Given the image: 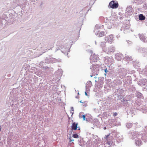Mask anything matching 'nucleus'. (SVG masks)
I'll return each mask as SVG.
<instances>
[{
  "label": "nucleus",
  "instance_id": "864d4df0",
  "mask_svg": "<svg viewBox=\"0 0 147 147\" xmlns=\"http://www.w3.org/2000/svg\"><path fill=\"white\" fill-rule=\"evenodd\" d=\"M96 123H97L98 124V123H99V121H98V119L96 120Z\"/></svg>",
  "mask_w": 147,
  "mask_h": 147
},
{
  "label": "nucleus",
  "instance_id": "b1692460",
  "mask_svg": "<svg viewBox=\"0 0 147 147\" xmlns=\"http://www.w3.org/2000/svg\"><path fill=\"white\" fill-rule=\"evenodd\" d=\"M136 96L137 98H143L144 97L143 96L142 94L140 92L137 91L136 93Z\"/></svg>",
  "mask_w": 147,
  "mask_h": 147
},
{
  "label": "nucleus",
  "instance_id": "8fccbe9b",
  "mask_svg": "<svg viewBox=\"0 0 147 147\" xmlns=\"http://www.w3.org/2000/svg\"><path fill=\"white\" fill-rule=\"evenodd\" d=\"M127 43H128L129 44H130L131 43V42L129 41H127Z\"/></svg>",
  "mask_w": 147,
  "mask_h": 147
},
{
  "label": "nucleus",
  "instance_id": "a18cd8bd",
  "mask_svg": "<svg viewBox=\"0 0 147 147\" xmlns=\"http://www.w3.org/2000/svg\"><path fill=\"white\" fill-rule=\"evenodd\" d=\"M104 70L105 72V75H106V74L107 72H108V71L107 70V69L106 67H104V69H103Z\"/></svg>",
  "mask_w": 147,
  "mask_h": 147
},
{
  "label": "nucleus",
  "instance_id": "774afa93",
  "mask_svg": "<svg viewBox=\"0 0 147 147\" xmlns=\"http://www.w3.org/2000/svg\"><path fill=\"white\" fill-rule=\"evenodd\" d=\"M106 128L105 127H104V129H106Z\"/></svg>",
  "mask_w": 147,
  "mask_h": 147
},
{
  "label": "nucleus",
  "instance_id": "79ce46f5",
  "mask_svg": "<svg viewBox=\"0 0 147 147\" xmlns=\"http://www.w3.org/2000/svg\"><path fill=\"white\" fill-rule=\"evenodd\" d=\"M134 124L135 125V126L136 128H139L140 127V125H139L138 123H134Z\"/></svg>",
  "mask_w": 147,
  "mask_h": 147
},
{
  "label": "nucleus",
  "instance_id": "3c124183",
  "mask_svg": "<svg viewBox=\"0 0 147 147\" xmlns=\"http://www.w3.org/2000/svg\"><path fill=\"white\" fill-rule=\"evenodd\" d=\"M87 92L88 91H87L86 90V91L85 92V95L86 96H88V94H87Z\"/></svg>",
  "mask_w": 147,
  "mask_h": 147
},
{
  "label": "nucleus",
  "instance_id": "412c9836",
  "mask_svg": "<svg viewBox=\"0 0 147 147\" xmlns=\"http://www.w3.org/2000/svg\"><path fill=\"white\" fill-rule=\"evenodd\" d=\"M104 32L102 31H101L100 32L98 30L97 31H96L95 32L96 35L98 37H101L104 36Z\"/></svg>",
  "mask_w": 147,
  "mask_h": 147
},
{
  "label": "nucleus",
  "instance_id": "4be33fe9",
  "mask_svg": "<svg viewBox=\"0 0 147 147\" xmlns=\"http://www.w3.org/2000/svg\"><path fill=\"white\" fill-rule=\"evenodd\" d=\"M106 42H102L100 44V46L102 49L103 51L104 52L105 50H106L107 49L106 47Z\"/></svg>",
  "mask_w": 147,
  "mask_h": 147
},
{
  "label": "nucleus",
  "instance_id": "7ed1b4c3",
  "mask_svg": "<svg viewBox=\"0 0 147 147\" xmlns=\"http://www.w3.org/2000/svg\"><path fill=\"white\" fill-rule=\"evenodd\" d=\"M62 49V50L61 51L64 54L68 55V52L69 51V47L67 48L66 47H65L63 45L60 46L59 47H57L56 49L55 52H56L57 50H61Z\"/></svg>",
  "mask_w": 147,
  "mask_h": 147
},
{
  "label": "nucleus",
  "instance_id": "1a4fd4ad",
  "mask_svg": "<svg viewBox=\"0 0 147 147\" xmlns=\"http://www.w3.org/2000/svg\"><path fill=\"white\" fill-rule=\"evenodd\" d=\"M109 5L111 8L116 9L118 7L119 4L117 1H112L110 2Z\"/></svg>",
  "mask_w": 147,
  "mask_h": 147
},
{
  "label": "nucleus",
  "instance_id": "bf43d9fd",
  "mask_svg": "<svg viewBox=\"0 0 147 147\" xmlns=\"http://www.w3.org/2000/svg\"><path fill=\"white\" fill-rule=\"evenodd\" d=\"M70 141H73L74 140H71L70 139Z\"/></svg>",
  "mask_w": 147,
  "mask_h": 147
},
{
  "label": "nucleus",
  "instance_id": "c03bdc74",
  "mask_svg": "<svg viewBox=\"0 0 147 147\" xmlns=\"http://www.w3.org/2000/svg\"><path fill=\"white\" fill-rule=\"evenodd\" d=\"M142 111L143 113H147V107H145L144 108V110Z\"/></svg>",
  "mask_w": 147,
  "mask_h": 147
},
{
  "label": "nucleus",
  "instance_id": "f257e3e1",
  "mask_svg": "<svg viewBox=\"0 0 147 147\" xmlns=\"http://www.w3.org/2000/svg\"><path fill=\"white\" fill-rule=\"evenodd\" d=\"M134 106H133L130 109V111L129 113L132 116L134 115V112L135 111L136 109H137L140 111H142L144 110V107L142 105L141 101L140 100H137L134 104Z\"/></svg>",
  "mask_w": 147,
  "mask_h": 147
},
{
  "label": "nucleus",
  "instance_id": "f704fd0d",
  "mask_svg": "<svg viewBox=\"0 0 147 147\" xmlns=\"http://www.w3.org/2000/svg\"><path fill=\"white\" fill-rule=\"evenodd\" d=\"M100 142V140L99 138H97L94 141V143L97 144H99Z\"/></svg>",
  "mask_w": 147,
  "mask_h": 147
},
{
  "label": "nucleus",
  "instance_id": "6e6552de",
  "mask_svg": "<svg viewBox=\"0 0 147 147\" xmlns=\"http://www.w3.org/2000/svg\"><path fill=\"white\" fill-rule=\"evenodd\" d=\"M105 40L107 42L109 43H112L114 42L113 35L111 34L105 38Z\"/></svg>",
  "mask_w": 147,
  "mask_h": 147
},
{
  "label": "nucleus",
  "instance_id": "37998d69",
  "mask_svg": "<svg viewBox=\"0 0 147 147\" xmlns=\"http://www.w3.org/2000/svg\"><path fill=\"white\" fill-rule=\"evenodd\" d=\"M72 136L75 138H79L78 135L76 134H74Z\"/></svg>",
  "mask_w": 147,
  "mask_h": 147
},
{
  "label": "nucleus",
  "instance_id": "58836bf2",
  "mask_svg": "<svg viewBox=\"0 0 147 147\" xmlns=\"http://www.w3.org/2000/svg\"><path fill=\"white\" fill-rule=\"evenodd\" d=\"M82 113H80L79 114V117L80 118H82V117L83 118V119L84 120H86L87 121V119H86L85 117H86V116L85 115H82V116H81V114H82Z\"/></svg>",
  "mask_w": 147,
  "mask_h": 147
},
{
  "label": "nucleus",
  "instance_id": "4468645a",
  "mask_svg": "<svg viewBox=\"0 0 147 147\" xmlns=\"http://www.w3.org/2000/svg\"><path fill=\"white\" fill-rule=\"evenodd\" d=\"M140 138L139 137H137V138H135L134 139L136 138L135 140V143L136 145L138 146H140L142 144V143L140 139Z\"/></svg>",
  "mask_w": 147,
  "mask_h": 147
},
{
  "label": "nucleus",
  "instance_id": "a211bd4d",
  "mask_svg": "<svg viewBox=\"0 0 147 147\" xmlns=\"http://www.w3.org/2000/svg\"><path fill=\"white\" fill-rule=\"evenodd\" d=\"M78 123H76L75 122L73 123L71 127L72 130H76L78 128V130H80V128L79 127H78Z\"/></svg>",
  "mask_w": 147,
  "mask_h": 147
},
{
  "label": "nucleus",
  "instance_id": "bb28decb",
  "mask_svg": "<svg viewBox=\"0 0 147 147\" xmlns=\"http://www.w3.org/2000/svg\"><path fill=\"white\" fill-rule=\"evenodd\" d=\"M85 143V142L83 139L79 141V144L80 146H82L84 147Z\"/></svg>",
  "mask_w": 147,
  "mask_h": 147
},
{
  "label": "nucleus",
  "instance_id": "09e8293b",
  "mask_svg": "<svg viewBox=\"0 0 147 147\" xmlns=\"http://www.w3.org/2000/svg\"><path fill=\"white\" fill-rule=\"evenodd\" d=\"M117 113L116 112H115V113H114L113 115L114 116H115L117 115Z\"/></svg>",
  "mask_w": 147,
  "mask_h": 147
},
{
  "label": "nucleus",
  "instance_id": "20e7f679",
  "mask_svg": "<svg viewBox=\"0 0 147 147\" xmlns=\"http://www.w3.org/2000/svg\"><path fill=\"white\" fill-rule=\"evenodd\" d=\"M104 50V52L106 53L107 54L111 55L115 51V47L113 45H111Z\"/></svg>",
  "mask_w": 147,
  "mask_h": 147
},
{
  "label": "nucleus",
  "instance_id": "e433bc0d",
  "mask_svg": "<svg viewBox=\"0 0 147 147\" xmlns=\"http://www.w3.org/2000/svg\"><path fill=\"white\" fill-rule=\"evenodd\" d=\"M115 121L113 119H110L109 121V122L110 123V125L111 126L114 125V123Z\"/></svg>",
  "mask_w": 147,
  "mask_h": 147
},
{
  "label": "nucleus",
  "instance_id": "39448f33",
  "mask_svg": "<svg viewBox=\"0 0 147 147\" xmlns=\"http://www.w3.org/2000/svg\"><path fill=\"white\" fill-rule=\"evenodd\" d=\"M103 82L102 80H99L96 84L95 88L94 89L95 92L99 91V89L102 88L103 86Z\"/></svg>",
  "mask_w": 147,
  "mask_h": 147
},
{
  "label": "nucleus",
  "instance_id": "5fc2aeb1",
  "mask_svg": "<svg viewBox=\"0 0 147 147\" xmlns=\"http://www.w3.org/2000/svg\"><path fill=\"white\" fill-rule=\"evenodd\" d=\"M127 86V85L126 84H124V86L125 87H126Z\"/></svg>",
  "mask_w": 147,
  "mask_h": 147
},
{
  "label": "nucleus",
  "instance_id": "423d86ee",
  "mask_svg": "<svg viewBox=\"0 0 147 147\" xmlns=\"http://www.w3.org/2000/svg\"><path fill=\"white\" fill-rule=\"evenodd\" d=\"M133 11V9L132 5H128L126 9L125 14L128 16H130L132 15Z\"/></svg>",
  "mask_w": 147,
  "mask_h": 147
},
{
  "label": "nucleus",
  "instance_id": "2eb2a0df",
  "mask_svg": "<svg viewBox=\"0 0 147 147\" xmlns=\"http://www.w3.org/2000/svg\"><path fill=\"white\" fill-rule=\"evenodd\" d=\"M92 86V84L91 82L90 81H88L86 83V90L87 91H89L90 90V88Z\"/></svg>",
  "mask_w": 147,
  "mask_h": 147
},
{
  "label": "nucleus",
  "instance_id": "c756f323",
  "mask_svg": "<svg viewBox=\"0 0 147 147\" xmlns=\"http://www.w3.org/2000/svg\"><path fill=\"white\" fill-rule=\"evenodd\" d=\"M124 59L125 60L130 61L132 59V58L131 56H127L125 57Z\"/></svg>",
  "mask_w": 147,
  "mask_h": 147
},
{
  "label": "nucleus",
  "instance_id": "ddd939ff",
  "mask_svg": "<svg viewBox=\"0 0 147 147\" xmlns=\"http://www.w3.org/2000/svg\"><path fill=\"white\" fill-rule=\"evenodd\" d=\"M98 56L95 54H93L92 53L90 58V63H92V62H97V61L98 60Z\"/></svg>",
  "mask_w": 147,
  "mask_h": 147
},
{
  "label": "nucleus",
  "instance_id": "a19ab883",
  "mask_svg": "<svg viewBox=\"0 0 147 147\" xmlns=\"http://www.w3.org/2000/svg\"><path fill=\"white\" fill-rule=\"evenodd\" d=\"M101 28V26H99V25L98 24H96L95 26V30L96 29L98 30L99 29Z\"/></svg>",
  "mask_w": 147,
  "mask_h": 147
},
{
  "label": "nucleus",
  "instance_id": "a878e982",
  "mask_svg": "<svg viewBox=\"0 0 147 147\" xmlns=\"http://www.w3.org/2000/svg\"><path fill=\"white\" fill-rule=\"evenodd\" d=\"M138 17L139 20L141 21L144 20L146 19L145 16L142 14L139 15Z\"/></svg>",
  "mask_w": 147,
  "mask_h": 147
},
{
  "label": "nucleus",
  "instance_id": "c85d7f7f",
  "mask_svg": "<svg viewBox=\"0 0 147 147\" xmlns=\"http://www.w3.org/2000/svg\"><path fill=\"white\" fill-rule=\"evenodd\" d=\"M126 126L128 128H130L132 127L133 125V124L130 122H127L126 123Z\"/></svg>",
  "mask_w": 147,
  "mask_h": 147
},
{
  "label": "nucleus",
  "instance_id": "4c0bfd02",
  "mask_svg": "<svg viewBox=\"0 0 147 147\" xmlns=\"http://www.w3.org/2000/svg\"><path fill=\"white\" fill-rule=\"evenodd\" d=\"M140 65V63L138 61H137L136 62L134 63L133 64L134 66L136 68L138 67H139Z\"/></svg>",
  "mask_w": 147,
  "mask_h": 147
},
{
  "label": "nucleus",
  "instance_id": "603ef678",
  "mask_svg": "<svg viewBox=\"0 0 147 147\" xmlns=\"http://www.w3.org/2000/svg\"><path fill=\"white\" fill-rule=\"evenodd\" d=\"M74 109L73 108V107H72L71 108V111H74Z\"/></svg>",
  "mask_w": 147,
  "mask_h": 147
},
{
  "label": "nucleus",
  "instance_id": "ea45409f",
  "mask_svg": "<svg viewBox=\"0 0 147 147\" xmlns=\"http://www.w3.org/2000/svg\"><path fill=\"white\" fill-rule=\"evenodd\" d=\"M123 140V137L122 136H121L120 138H118L117 140V141L118 142H120L121 141H122V140Z\"/></svg>",
  "mask_w": 147,
  "mask_h": 147
},
{
  "label": "nucleus",
  "instance_id": "338daca9",
  "mask_svg": "<svg viewBox=\"0 0 147 147\" xmlns=\"http://www.w3.org/2000/svg\"><path fill=\"white\" fill-rule=\"evenodd\" d=\"M146 25L147 26V22L146 23Z\"/></svg>",
  "mask_w": 147,
  "mask_h": 147
},
{
  "label": "nucleus",
  "instance_id": "0e129e2a",
  "mask_svg": "<svg viewBox=\"0 0 147 147\" xmlns=\"http://www.w3.org/2000/svg\"><path fill=\"white\" fill-rule=\"evenodd\" d=\"M62 86H63V87H65V86H62L61 85V87L62 88Z\"/></svg>",
  "mask_w": 147,
  "mask_h": 147
},
{
  "label": "nucleus",
  "instance_id": "13d9d810",
  "mask_svg": "<svg viewBox=\"0 0 147 147\" xmlns=\"http://www.w3.org/2000/svg\"><path fill=\"white\" fill-rule=\"evenodd\" d=\"M45 69H46L48 68V67L46 66V67H45Z\"/></svg>",
  "mask_w": 147,
  "mask_h": 147
},
{
  "label": "nucleus",
  "instance_id": "72a5a7b5",
  "mask_svg": "<svg viewBox=\"0 0 147 147\" xmlns=\"http://www.w3.org/2000/svg\"><path fill=\"white\" fill-rule=\"evenodd\" d=\"M132 98V96L131 95H129L126 96L125 98H124L125 99L129 101L130 102V100H131Z\"/></svg>",
  "mask_w": 147,
  "mask_h": 147
},
{
  "label": "nucleus",
  "instance_id": "4d7b16f0",
  "mask_svg": "<svg viewBox=\"0 0 147 147\" xmlns=\"http://www.w3.org/2000/svg\"><path fill=\"white\" fill-rule=\"evenodd\" d=\"M83 12V11H81L80 12V13H82V12Z\"/></svg>",
  "mask_w": 147,
  "mask_h": 147
},
{
  "label": "nucleus",
  "instance_id": "f8f14e48",
  "mask_svg": "<svg viewBox=\"0 0 147 147\" xmlns=\"http://www.w3.org/2000/svg\"><path fill=\"white\" fill-rule=\"evenodd\" d=\"M45 62L47 63H53L56 62V60L53 58L50 57H46L45 60Z\"/></svg>",
  "mask_w": 147,
  "mask_h": 147
},
{
  "label": "nucleus",
  "instance_id": "7c9ffc66",
  "mask_svg": "<svg viewBox=\"0 0 147 147\" xmlns=\"http://www.w3.org/2000/svg\"><path fill=\"white\" fill-rule=\"evenodd\" d=\"M141 83L143 85H145L147 84V80L146 79H142L141 82Z\"/></svg>",
  "mask_w": 147,
  "mask_h": 147
},
{
  "label": "nucleus",
  "instance_id": "aec40b11",
  "mask_svg": "<svg viewBox=\"0 0 147 147\" xmlns=\"http://www.w3.org/2000/svg\"><path fill=\"white\" fill-rule=\"evenodd\" d=\"M63 72V71L61 69L57 70L55 72V74L58 76V79H60V77L62 75Z\"/></svg>",
  "mask_w": 147,
  "mask_h": 147
},
{
  "label": "nucleus",
  "instance_id": "f3484780",
  "mask_svg": "<svg viewBox=\"0 0 147 147\" xmlns=\"http://www.w3.org/2000/svg\"><path fill=\"white\" fill-rule=\"evenodd\" d=\"M139 37L140 39L144 42H147V38H146L144 34H139Z\"/></svg>",
  "mask_w": 147,
  "mask_h": 147
},
{
  "label": "nucleus",
  "instance_id": "052dcab7",
  "mask_svg": "<svg viewBox=\"0 0 147 147\" xmlns=\"http://www.w3.org/2000/svg\"><path fill=\"white\" fill-rule=\"evenodd\" d=\"M80 103H84L83 102H82V100H81L80 101Z\"/></svg>",
  "mask_w": 147,
  "mask_h": 147
},
{
  "label": "nucleus",
  "instance_id": "69168bd1",
  "mask_svg": "<svg viewBox=\"0 0 147 147\" xmlns=\"http://www.w3.org/2000/svg\"><path fill=\"white\" fill-rule=\"evenodd\" d=\"M95 44H96H96H97V43H96V41H95Z\"/></svg>",
  "mask_w": 147,
  "mask_h": 147
},
{
  "label": "nucleus",
  "instance_id": "9b49d317",
  "mask_svg": "<svg viewBox=\"0 0 147 147\" xmlns=\"http://www.w3.org/2000/svg\"><path fill=\"white\" fill-rule=\"evenodd\" d=\"M116 21V20L115 18L111 17L110 18L109 21L110 22V23L111 25L110 26H109L108 27L109 29H111L113 27L114 25L115 24V22Z\"/></svg>",
  "mask_w": 147,
  "mask_h": 147
},
{
  "label": "nucleus",
  "instance_id": "2f4dec72",
  "mask_svg": "<svg viewBox=\"0 0 147 147\" xmlns=\"http://www.w3.org/2000/svg\"><path fill=\"white\" fill-rule=\"evenodd\" d=\"M123 101H122L124 104H125L126 106H129V105L128 104V103H129L128 101H129L125 99V98H124L123 100Z\"/></svg>",
  "mask_w": 147,
  "mask_h": 147
},
{
  "label": "nucleus",
  "instance_id": "5701e85b",
  "mask_svg": "<svg viewBox=\"0 0 147 147\" xmlns=\"http://www.w3.org/2000/svg\"><path fill=\"white\" fill-rule=\"evenodd\" d=\"M123 92V90L122 89H117L115 91L117 94L118 96H121Z\"/></svg>",
  "mask_w": 147,
  "mask_h": 147
},
{
  "label": "nucleus",
  "instance_id": "680f3d73",
  "mask_svg": "<svg viewBox=\"0 0 147 147\" xmlns=\"http://www.w3.org/2000/svg\"><path fill=\"white\" fill-rule=\"evenodd\" d=\"M19 1L22 2V1H24V0H19Z\"/></svg>",
  "mask_w": 147,
  "mask_h": 147
},
{
  "label": "nucleus",
  "instance_id": "de8ad7c7",
  "mask_svg": "<svg viewBox=\"0 0 147 147\" xmlns=\"http://www.w3.org/2000/svg\"><path fill=\"white\" fill-rule=\"evenodd\" d=\"M131 89V90L132 91H134L136 89L135 87L133 86H132Z\"/></svg>",
  "mask_w": 147,
  "mask_h": 147
},
{
  "label": "nucleus",
  "instance_id": "cd10ccee",
  "mask_svg": "<svg viewBox=\"0 0 147 147\" xmlns=\"http://www.w3.org/2000/svg\"><path fill=\"white\" fill-rule=\"evenodd\" d=\"M113 83L115 84L116 85H120L121 83V82L119 80H114Z\"/></svg>",
  "mask_w": 147,
  "mask_h": 147
},
{
  "label": "nucleus",
  "instance_id": "0eeeda50",
  "mask_svg": "<svg viewBox=\"0 0 147 147\" xmlns=\"http://www.w3.org/2000/svg\"><path fill=\"white\" fill-rule=\"evenodd\" d=\"M130 26L129 25H126L124 24L121 29V30L124 33H127L129 32Z\"/></svg>",
  "mask_w": 147,
  "mask_h": 147
},
{
  "label": "nucleus",
  "instance_id": "9d476101",
  "mask_svg": "<svg viewBox=\"0 0 147 147\" xmlns=\"http://www.w3.org/2000/svg\"><path fill=\"white\" fill-rule=\"evenodd\" d=\"M137 50L138 52L143 53L144 56H147V47H138L137 48Z\"/></svg>",
  "mask_w": 147,
  "mask_h": 147
},
{
  "label": "nucleus",
  "instance_id": "f03ea898",
  "mask_svg": "<svg viewBox=\"0 0 147 147\" xmlns=\"http://www.w3.org/2000/svg\"><path fill=\"white\" fill-rule=\"evenodd\" d=\"M100 68L99 65L94 64H93L90 67V69H91L92 74L94 76L97 75L99 73Z\"/></svg>",
  "mask_w": 147,
  "mask_h": 147
},
{
  "label": "nucleus",
  "instance_id": "393cba45",
  "mask_svg": "<svg viewBox=\"0 0 147 147\" xmlns=\"http://www.w3.org/2000/svg\"><path fill=\"white\" fill-rule=\"evenodd\" d=\"M91 141L90 140H89L86 143H85L84 147H91Z\"/></svg>",
  "mask_w": 147,
  "mask_h": 147
},
{
  "label": "nucleus",
  "instance_id": "c9c22d12",
  "mask_svg": "<svg viewBox=\"0 0 147 147\" xmlns=\"http://www.w3.org/2000/svg\"><path fill=\"white\" fill-rule=\"evenodd\" d=\"M105 25L108 28H109V26H110L111 25L110 22H109V20H106L105 21Z\"/></svg>",
  "mask_w": 147,
  "mask_h": 147
},
{
  "label": "nucleus",
  "instance_id": "6e6d98bb",
  "mask_svg": "<svg viewBox=\"0 0 147 147\" xmlns=\"http://www.w3.org/2000/svg\"><path fill=\"white\" fill-rule=\"evenodd\" d=\"M74 112L73 111H71V113L72 114L71 115H73V114H74Z\"/></svg>",
  "mask_w": 147,
  "mask_h": 147
},
{
  "label": "nucleus",
  "instance_id": "473e14b6",
  "mask_svg": "<svg viewBox=\"0 0 147 147\" xmlns=\"http://www.w3.org/2000/svg\"><path fill=\"white\" fill-rule=\"evenodd\" d=\"M142 73L143 74H144L147 77V66H146V68L144 69L143 70Z\"/></svg>",
  "mask_w": 147,
  "mask_h": 147
},
{
  "label": "nucleus",
  "instance_id": "dca6fc26",
  "mask_svg": "<svg viewBox=\"0 0 147 147\" xmlns=\"http://www.w3.org/2000/svg\"><path fill=\"white\" fill-rule=\"evenodd\" d=\"M105 61L109 65H111L112 64L113 62V59L112 57H107L105 59Z\"/></svg>",
  "mask_w": 147,
  "mask_h": 147
},
{
  "label": "nucleus",
  "instance_id": "e2e57ef3",
  "mask_svg": "<svg viewBox=\"0 0 147 147\" xmlns=\"http://www.w3.org/2000/svg\"><path fill=\"white\" fill-rule=\"evenodd\" d=\"M93 74H92V75H90V77H92V76H93Z\"/></svg>",
  "mask_w": 147,
  "mask_h": 147
},
{
  "label": "nucleus",
  "instance_id": "49530a36",
  "mask_svg": "<svg viewBox=\"0 0 147 147\" xmlns=\"http://www.w3.org/2000/svg\"><path fill=\"white\" fill-rule=\"evenodd\" d=\"M20 6L21 8L23 9V8L25 7V5H24V4L22 5H22H20Z\"/></svg>",
  "mask_w": 147,
  "mask_h": 147
},
{
  "label": "nucleus",
  "instance_id": "6ab92c4d",
  "mask_svg": "<svg viewBox=\"0 0 147 147\" xmlns=\"http://www.w3.org/2000/svg\"><path fill=\"white\" fill-rule=\"evenodd\" d=\"M115 58L118 61H119L124 57L121 53H117L115 54Z\"/></svg>",
  "mask_w": 147,
  "mask_h": 147
}]
</instances>
